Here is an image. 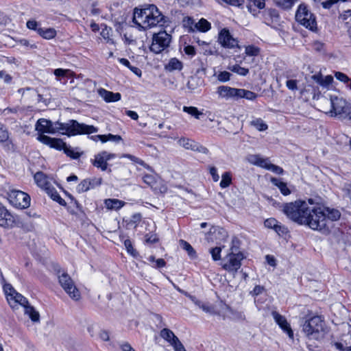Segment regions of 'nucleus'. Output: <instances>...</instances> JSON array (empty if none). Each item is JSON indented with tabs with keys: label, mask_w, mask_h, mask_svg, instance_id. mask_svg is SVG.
<instances>
[{
	"label": "nucleus",
	"mask_w": 351,
	"mask_h": 351,
	"mask_svg": "<svg viewBox=\"0 0 351 351\" xmlns=\"http://www.w3.org/2000/svg\"><path fill=\"white\" fill-rule=\"evenodd\" d=\"M282 211L291 221L300 226H307L315 230L320 227L321 221L316 217H323L320 206L311 208L305 199H298L282 205Z\"/></svg>",
	"instance_id": "nucleus-1"
},
{
	"label": "nucleus",
	"mask_w": 351,
	"mask_h": 351,
	"mask_svg": "<svg viewBox=\"0 0 351 351\" xmlns=\"http://www.w3.org/2000/svg\"><path fill=\"white\" fill-rule=\"evenodd\" d=\"M165 16L154 4L134 9L132 22L140 31H145L164 23Z\"/></svg>",
	"instance_id": "nucleus-2"
},
{
	"label": "nucleus",
	"mask_w": 351,
	"mask_h": 351,
	"mask_svg": "<svg viewBox=\"0 0 351 351\" xmlns=\"http://www.w3.org/2000/svg\"><path fill=\"white\" fill-rule=\"evenodd\" d=\"M0 226L5 229H12L18 227L25 232H31L34 229L33 223L23 222L19 216L12 214L1 202Z\"/></svg>",
	"instance_id": "nucleus-3"
},
{
	"label": "nucleus",
	"mask_w": 351,
	"mask_h": 351,
	"mask_svg": "<svg viewBox=\"0 0 351 351\" xmlns=\"http://www.w3.org/2000/svg\"><path fill=\"white\" fill-rule=\"evenodd\" d=\"M295 20L299 25L311 32H315L317 29V18L310 10L308 5L304 3L298 6Z\"/></svg>",
	"instance_id": "nucleus-4"
},
{
	"label": "nucleus",
	"mask_w": 351,
	"mask_h": 351,
	"mask_svg": "<svg viewBox=\"0 0 351 351\" xmlns=\"http://www.w3.org/2000/svg\"><path fill=\"white\" fill-rule=\"evenodd\" d=\"M324 321L319 315H314L306 319L302 330L309 339L318 340L324 331Z\"/></svg>",
	"instance_id": "nucleus-5"
},
{
	"label": "nucleus",
	"mask_w": 351,
	"mask_h": 351,
	"mask_svg": "<svg viewBox=\"0 0 351 351\" xmlns=\"http://www.w3.org/2000/svg\"><path fill=\"white\" fill-rule=\"evenodd\" d=\"M330 113L334 117H341L351 119V104L346 99L338 96H330Z\"/></svg>",
	"instance_id": "nucleus-6"
},
{
	"label": "nucleus",
	"mask_w": 351,
	"mask_h": 351,
	"mask_svg": "<svg viewBox=\"0 0 351 351\" xmlns=\"http://www.w3.org/2000/svg\"><path fill=\"white\" fill-rule=\"evenodd\" d=\"M61 269L59 267L56 269V274L58 278V282L65 292L69 297L77 301L81 298V294L78 289L75 285L71 276L66 271H62L60 274Z\"/></svg>",
	"instance_id": "nucleus-7"
},
{
	"label": "nucleus",
	"mask_w": 351,
	"mask_h": 351,
	"mask_svg": "<svg viewBox=\"0 0 351 351\" xmlns=\"http://www.w3.org/2000/svg\"><path fill=\"white\" fill-rule=\"evenodd\" d=\"M242 252H230L221 260V268L229 273H237L242 265V261L245 258Z\"/></svg>",
	"instance_id": "nucleus-8"
},
{
	"label": "nucleus",
	"mask_w": 351,
	"mask_h": 351,
	"mask_svg": "<svg viewBox=\"0 0 351 351\" xmlns=\"http://www.w3.org/2000/svg\"><path fill=\"white\" fill-rule=\"evenodd\" d=\"M171 41V35L166 31H160L158 33H154L152 36L149 50L156 54L160 53L169 47Z\"/></svg>",
	"instance_id": "nucleus-9"
},
{
	"label": "nucleus",
	"mask_w": 351,
	"mask_h": 351,
	"mask_svg": "<svg viewBox=\"0 0 351 351\" xmlns=\"http://www.w3.org/2000/svg\"><path fill=\"white\" fill-rule=\"evenodd\" d=\"M8 200L10 204L19 209H25L30 206L29 195L21 190L12 189L8 193Z\"/></svg>",
	"instance_id": "nucleus-10"
},
{
	"label": "nucleus",
	"mask_w": 351,
	"mask_h": 351,
	"mask_svg": "<svg viewBox=\"0 0 351 351\" xmlns=\"http://www.w3.org/2000/svg\"><path fill=\"white\" fill-rule=\"evenodd\" d=\"M320 210L322 213L323 217H316V219H319L320 223V227L319 228L315 229V230H319L323 232H329L330 229L328 227V221H335L340 219L341 213L340 212L335 208H322L320 207Z\"/></svg>",
	"instance_id": "nucleus-11"
},
{
	"label": "nucleus",
	"mask_w": 351,
	"mask_h": 351,
	"mask_svg": "<svg viewBox=\"0 0 351 351\" xmlns=\"http://www.w3.org/2000/svg\"><path fill=\"white\" fill-rule=\"evenodd\" d=\"M116 156L115 154L104 150L95 154L94 158L90 159V163L93 167L101 169L102 171L111 172V169H108V161L115 158Z\"/></svg>",
	"instance_id": "nucleus-12"
},
{
	"label": "nucleus",
	"mask_w": 351,
	"mask_h": 351,
	"mask_svg": "<svg viewBox=\"0 0 351 351\" xmlns=\"http://www.w3.org/2000/svg\"><path fill=\"white\" fill-rule=\"evenodd\" d=\"M99 128L93 125H87L80 123L77 120L71 119V128H69V137L77 135L91 134L97 132Z\"/></svg>",
	"instance_id": "nucleus-13"
},
{
	"label": "nucleus",
	"mask_w": 351,
	"mask_h": 351,
	"mask_svg": "<svg viewBox=\"0 0 351 351\" xmlns=\"http://www.w3.org/2000/svg\"><path fill=\"white\" fill-rule=\"evenodd\" d=\"M218 43L221 47L226 49H234L238 47V40L231 34L230 30L226 28H222L218 34Z\"/></svg>",
	"instance_id": "nucleus-14"
},
{
	"label": "nucleus",
	"mask_w": 351,
	"mask_h": 351,
	"mask_svg": "<svg viewBox=\"0 0 351 351\" xmlns=\"http://www.w3.org/2000/svg\"><path fill=\"white\" fill-rule=\"evenodd\" d=\"M36 139L43 144L58 151H63L66 145V143L62 138H53L49 136H38Z\"/></svg>",
	"instance_id": "nucleus-15"
},
{
	"label": "nucleus",
	"mask_w": 351,
	"mask_h": 351,
	"mask_svg": "<svg viewBox=\"0 0 351 351\" xmlns=\"http://www.w3.org/2000/svg\"><path fill=\"white\" fill-rule=\"evenodd\" d=\"M35 130L38 132V136H46L45 134H56L53 123L51 120L44 118L39 119L36 121Z\"/></svg>",
	"instance_id": "nucleus-16"
},
{
	"label": "nucleus",
	"mask_w": 351,
	"mask_h": 351,
	"mask_svg": "<svg viewBox=\"0 0 351 351\" xmlns=\"http://www.w3.org/2000/svg\"><path fill=\"white\" fill-rule=\"evenodd\" d=\"M0 143L5 152H14L16 145L12 140L10 138V133L6 127L0 123Z\"/></svg>",
	"instance_id": "nucleus-17"
},
{
	"label": "nucleus",
	"mask_w": 351,
	"mask_h": 351,
	"mask_svg": "<svg viewBox=\"0 0 351 351\" xmlns=\"http://www.w3.org/2000/svg\"><path fill=\"white\" fill-rule=\"evenodd\" d=\"M272 316H273L276 323L283 330V332L287 333L288 337L290 339H293V336H294L293 331L290 324L288 323L285 317L280 315L277 311H273Z\"/></svg>",
	"instance_id": "nucleus-18"
},
{
	"label": "nucleus",
	"mask_w": 351,
	"mask_h": 351,
	"mask_svg": "<svg viewBox=\"0 0 351 351\" xmlns=\"http://www.w3.org/2000/svg\"><path fill=\"white\" fill-rule=\"evenodd\" d=\"M5 293L7 294V300L10 304L11 301H13L15 304H19L25 308V306H27L29 304L25 297L16 292L11 286L8 288V290H5Z\"/></svg>",
	"instance_id": "nucleus-19"
},
{
	"label": "nucleus",
	"mask_w": 351,
	"mask_h": 351,
	"mask_svg": "<svg viewBox=\"0 0 351 351\" xmlns=\"http://www.w3.org/2000/svg\"><path fill=\"white\" fill-rule=\"evenodd\" d=\"M267 0H246L247 11L254 16H258L261 10L265 7Z\"/></svg>",
	"instance_id": "nucleus-20"
},
{
	"label": "nucleus",
	"mask_w": 351,
	"mask_h": 351,
	"mask_svg": "<svg viewBox=\"0 0 351 351\" xmlns=\"http://www.w3.org/2000/svg\"><path fill=\"white\" fill-rule=\"evenodd\" d=\"M142 220L141 213H134L130 217H124L122 220V226L127 230L136 229Z\"/></svg>",
	"instance_id": "nucleus-21"
},
{
	"label": "nucleus",
	"mask_w": 351,
	"mask_h": 351,
	"mask_svg": "<svg viewBox=\"0 0 351 351\" xmlns=\"http://www.w3.org/2000/svg\"><path fill=\"white\" fill-rule=\"evenodd\" d=\"M34 179L37 186L45 192L52 186L48 176L43 171L36 172L34 176Z\"/></svg>",
	"instance_id": "nucleus-22"
},
{
	"label": "nucleus",
	"mask_w": 351,
	"mask_h": 351,
	"mask_svg": "<svg viewBox=\"0 0 351 351\" xmlns=\"http://www.w3.org/2000/svg\"><path fill=\"white\" fill-rule=\"evenodd\" d=\"M119 237L120 241L123 243L127 252L132 256L136 258L138 256V252L134 248L132 242L129 238H128V236L123 232H121Z\"/></svg>",
	"instance_id": "nucleus-23"
},
{
	"label": "nucleus",
	"mask_w": 351,
	"mask_h": 351,
	"mask_svg": "<svg viewBox=\"0 0 351 351\" xmlns=\"http://www.w3.org/2000/svg\"><path fill=\"white\" fill-rule=\"evenodd\" d=\"M150 189L152 190L155 195H164L168 191V187L163 180H162L159 176L152 185Z\"/></svg>",
	"instance_id": "nucleus-24"
},
{
	"label": "nucleus",
	"mask_w": 351,
	"mask_h": 351,
	"mask_svg": "<svg viewBox=\"0 0 351 351\" xmlns=\"http://www.w3.org/2000/svg\"><path fill=\"white\" fill-rule=\"evenodd\" d=\"M270 182L280 190L282 195L287 196L291 193V190L288 187L287 183L282 181L281 178L271 177Z\"/></svg>",
	"instance_id": "nucleus-25"
},
{
	"label": "nucleus",
	"mask_w": 351,
	"mask_h": 351,
	"mask_svg": "<svg viewBox=\"0 0 351 351\" xmlns=\"http://www.w3.org/2000/svg\"><path fill=\"white\" fill-rule=\"evenodd\" d=\"M227 236V232L223 228L214 227L210 230L208 239H210L212 241L217 239L223 241Z\"/></svg>",
	"instance_id": "nucleus-26"
},
{
	"label": "nucleus",
	"mask_w": 351,
	"mask_h": 351,
	"mask_svg": "<svg viewBox=\"0 0 351 351\" xmlns=\"http://www.w3.org/2000/svg\"><path fill=\"white\" fill-rule=\"evenodd\" d=\"M238 89L228 86H220L217 88V93L221 97L237 98Z\"/></svg>",
	"instance_id": "nucleus-27"
},
{
	"label": "nucleus",
	"mask_w": 351,
	"mask_h": 351,
	"mask_svg": "<svg viewBox=\"0 0 351 351\" xmlns=\"http://www.w3.org/2000/svg\"><path fill=\"white\" fill-rule=\"evenodd\" d=\"M99 93L104 101L108 103L118 101L121 98V95L119 93H113L104 88H100Z\"/></svg>",
	"instance_id": "nucleus-28"
},
{
	"label": "nucleus",
	"mask_w": 351,
	"mask_h": 351,
	"mask_svg": "<svg viewBox=\"0 0 351 351\" xmlns=\"http://www.w3.org/2000/svg\"><path fill=\"white\" fill-rule=\"evenodd\" d=\"M104 204L108 210H119L125 204L123 200L114 198H108L104 200Z\"/></svg>",
	"instance_id": "nucleus-29"
},
{
	"label": "nucleus",
	"mask_w": 351,
	"mask_h": 351,
	"mask_svg": "<svg viewBox=\"0 0 351 351\" xmlns=\"http://www.w3.org/2000/svg\"><path fill=\"white\" fill-rule=\"evenodd\" d=\"M183 63L177 58H171L169 59L167 64L165 65V70L168 72H173L174 71H182L183 69Z\"/></svg>",
	"instance_id": "nucleus-30"
},
{
	"label": "nucleus",
	"mask_w": 351,
	"mask_h": 351,
	"mask_svg": "<svg viewBox=\"0 0 351 351\" xmlns=\"http://www.w3.org/2000/svg\"><path fill=\"white\" fill-rule=\"evenodd\" d=\"M53 128L56 133L59 132L62 135L69 137V128H71V119L66 123L56 121L53 123Z\"/></svg>",
	"instance_id": "nucleus-31"
},
{
	"label": "nucleus",
	"mask_w": 351,
	"mask_h": 351,
	"mask_svg": "<svg viewBox=\"0 0 351 351\" xmlns=\"http://www.w3.org/2000/svg\"><path fill=\"white\" fill-rule=\"evenodd\" d=\"M160 337L171 346L176 343L179 339L175 335L173 332L169 328H163L160 332Z\"/></svg>",
	"instance_id": "nucleus-32"
},
{
	"label": "nucleus",
	"mask_w": 351,
	"mask_h": 351,
	"mask_svg": "<svg viewBox=\"0 0 351 351\" xmlns=\"http://www.w3.org/2000/svg\"><path fill=\"white\" fill-rule=\"evenodd\" d=\"M38 34L43 39L51 40L56 37L57 31L53 27H41L38 29Z\"/></svg>",
	"instance_id": "nucleus-33"
},
{
	"label": "nucleus",
	"mask_w": 351,
	"mask_h": 351,
	"mask_svg": "<svg viewBox=\"0 0 351 351\" xmlns=\"http://www.w3.org/2000/svg\"><path fill=\"white\" fill-rule=\"evenodd\" d=\"M50 198L54 201L58 203L60 206L66 207L67 206V204L66 201L61 197V196L59 195L56 189L52 186L50 189H48V190L45 192Z\"/></svg>",
	"instance_id": "nucleus-34"
},
{
	"label": "nucleus",
	"mask_w": 351,
	"mask_h": 351,
	"mask_svg": "<svg viewBox=\"0 0 351 351\" xmlns=\"http://www.w3.org/2000/svg\"><path fill=\"white\" fill-rule=\"evenodd\" d=\"M195 304L206 313H210L211 315H220L219 312L215 309V306L213 304H210L206 303V302H202L199 300H197L195 302Z\"/></svg>",
	"instance_id": "nucleus-35"
},
{
	"label": "nucleus",
	"mask_w": 351,
	"mask_h": 351,
	"mask_svg": "<svg viewBox=\"0 0 351 351\" xmlns=\"http://www.w3.org/2000/svg\"><path fill=\"white\" fill-rule=\"evenodd\" d=\"M258 97V94L249 90L239 88L237 99H246L254 101Z\"/></svg>",
	"instance_id": "nucleus-36"
},
{
	"label": "nucleus",
	"mask_w": 351,
	"mask_h": 351,
	"mask_svg": "<svg viewBox=\"0 0 351 351\" xmlns=\"http://www.w3.org/2000/svg\"><path fill=\"white\" fill-rule=\"evenodd\" d=\"M275 232L278 234L279 237L283 238L285 239H288L290 238V231L287 226L282 224L280 222L277 225L276 228L274 229Z\"/></svg>",
	"instance_id": "nucleus-37"
},
{
	"label": "nucleus",
	"mask_w": 351,
	"mask_h": 351,
	"mask_svg": "<svg viewBox=\"0 0 351 351\" xmlns=\"http://www.w3.org/2000/svg\"><path fill=\"white\" fill-rule=\"evenodd\" d=\"M232 182V173L230 171H226L221 175V180L219 186L221 189H226L230 186Z\"/></svg>",
	"instance_id": "nucleus-38"
},
{
	"label": "nucleus",
	"mask_w": 351,
	"mask_h": 351,
	"mask_svg": "<svg viewBox=\"0 0 351 351\" xmlns=\"http://www.w3.org/2000/svg\"><path fill=\"white\" fill-rule=\"evenodd\" d=\"M77 149V147L73 149L71 146L66 145L63 152L66 155V156L73 160H77L79 159L83 154V152L76 151Z\"/></svg>",
	"instance_id": "nucleus-39"
},
{
	"label": "nucleus",
	"mask_w": 351,
	"mask_h": 351,
	"mask_svg": "<svg viewBox=\"0 0 351 351\" xmlns=\"http://www.w3.org/2000/svg\"><path fill=\"white\" fill-rule=\"evenodd\" d=\"M276 6L284 10H291L298 0H274Z\"/></svg>",
	"instance_id": "nucleus-40"
},
{
	"label": "nucleus",
	"mask_w": 351,
	"mask_h": 351,
	"mask_svg": "<svg viewBox=\"0 0 351 351\" xmlns=\"http://www.w3.org/2000/svg\"><path fill=\"white\" fill-rule=\"evenodd\" d=\"M58 186L64 193L65 196L67 197L71 200V204H72L73 206L75 207V208L77 210L81 211L82 206L79 202V201L76 199V198L72 194L66 191L61 185H58Z\"/></svg>",
	"instance_id": "nucleus-41"
},
{
	"label": "nucleus",
	"mask_w": 351,
	"mask_h": 351,
	"mask_svg": "<svg viewBox=\"0 0 351 351\" xmlns=\"http://www.w3.org/2000/svg\"><path fill=\"white\" fill-rule=\"evenodd\" d=\"M25 312L29 315L32 322H35L39 321L40 315L33 306L30 305L29 304L27 306H25Z\"/></svg>",
	"instance_id": "nucleus-42"
},
{
	"label": "nucleus",
	"mask_w": 351,
	"mask_h": 351,
	"mask_svg": "<svg viewBox=\"0 0 351 351\" xmlns=\"http://www.w3.org/2000/svg\"><path fill=\"white\" fill-rule=\"evenodd\" d=\"M228 69L232 72L235 73L241 76H246L250 73V70L248 68L242 67L237 64H235L232 66H229Z\"/></svg>",
	"instance_id": "nucleus-43"
},
{
	"label": "nucleus",
	"mask_w": 351,
	"mask_h": 351,
	"mask_svg": "<svg viewBox=\"0 0 351 351\" xmlns=\"http://www.w3.org/2000/svg\"><path fill=\"white\" fill-rule=\"evenodd\" d=\"M229 312L232 315V319L239 322H243L245 321V315L243 312L234 310L229 306H227Z\"/></svg>",
	"instance_id": "nucleus-44"
},
{
	"label": "nucleus",
	"mask_w": 351,
	"mask_h": 351,
	"mask_svg": "<svg viewBox=\"0 0 351 351\" xmlns=\"http://www.w3.org/2000/svg\"><path fill=\"white\" fill-rule=\"evenodd\" d=\"M195 27L200 32H206L211 29V24L206 19L202 18L195 24Z\"/></svg>",
	"instance_id": "nucleus-45"
},
{
	"label": "nucleus",
	"mask_w": 351,
	"mask_h": 351,
	"mask_svg": "<svg viewBox=\"0 0 351 351\" xmlns=\"http://www.w3.org/2000/svg\"><path fill=\"white\" fill-rule=\"evenodd\" d=\"M261 53V48L254 45H249L245 47V54L246 56H258Z\"/></svg>",
	"instance_id": "nucleus-46"
},
{
	"label": "nucleus",
	"mask_w": 351,
	"mask_h": 351,
	"mask_svg": "<svg viewBox=\"0 0 351 351\" xmlns=\"http://www.w3.org/2000/svg\"><path fill=\"white\" fill-rule=\"evenodd\" d=\"M183 111L188 113L197 119H200V116L203 114L202 112L199 111L197 107L195 106H183Z\"/></svg>",
	"instance_id": "nucleus-47"
},
{
	"label": "nucleus",
	"mask_w": 351,
	"mask_h": 351,
	"mask_svg": "<svg viewBox=\"0 0 351 351\" xmlns=\"http://www.w3.org/2000/svg\"><path fill=\"white\" fill-rule=\"evenodd\" d=\"M147 260L150 263H154V265H152V267L155 269L163 268L167 265L166 261L163 258H160L156 259V258L154 255L149 256L147 258Z\"/></svg>",
	"instance_id": "nucleus-48"
},
{
	"label": "nucleus",
	"mask_w": 351,
	"mask_h": 351,
	"mask_svg": "<svg viewBox=\"0 0 351 351\" xmlns=\"http://www.w3.org/2000/svg\"><path fill=\"white\" fill-rule=\"evenodd\" d=\"M251 125L260 132H263L268 129L267 124L261 118L252 120L251 121Z\"/></svg>",
	"instance_id": "nucleus-49"
},
{
	"label": "nucleus",
	"mask_w": 351,
	"mask_h": 351,
	"mask_svg": "<svg viewBox=\"0 0 351 351\" xmlns=\"http://www.w3.org/2000/svg\"><path fill=\"white\" fill-rule=\"evenodd\" d=\"M90 190V182L88 179H84L78 184L76 191L78 193H85Z\"/></svg>",
	"instance_id": "nucleus-50"
},
{
	"label": "nucleus",
	"mask_w": 351,
	"mask_h": 351,
	"mask_svg": "<svg viewBox=\"0 0 351 351\" xmlns=\"http://www.w3.org/2000/svg\"><path fill=\"white\" fill-rule=\"evenodd\" d=\"M180 242L182 247L187 252L188 255L190 257L193 258L197 256L196 251L189 242L184 240H180Z\"/></svg>",
	"instance_id": "nucleus-51"
},
{
	"label": "nucleus",
	"mask_w": 351,
	"mask_h": 351,
	"mask_svg": "<svg viewBox=\"0 0 351 351\" xmlns=\"http://www.w3.org/2000/svg\"><path fill=\"white\" fill-rule=\"evenodd\" d=\"M221 247H215L210 249L209 252L211 254L212 259L214 261H221Z\"/></svg>",
	"instance_id": "nucleus-52"
},
{
	"label": "nucleus",
	"mask_w": 351,
	"mask_h": 351,
	"mask_svg": "<svg viewBox=\"0 0 351 351\" xmlns=\"http://www.w3.org/2000/svg\"><path fill=\"white\" fill-rule=\"evenodd\" d=\"M158 177V176L156 174L145 173V175H143L142 179L145 184H146L149 187H151L152 183L155 182Z\"/></svg>",
	"instance_id": "nucleus-53"
},
{
	"label": "nucleus",
	"mask_w": 351,
	"mask_h": 351,
	"mask_svg": "<svg viewBox=\"0 0 351 351\" xmlns=\"http://www.w3.org/2000/svg\"><path fill=\"white\" fill-rule=\"evenodd\" d=\"M279 221L274 217H269L264 221V226L268 229L274 230Z\"/></svg>",
	"instance_id": "nucleus-54"
},
{
	"label": "nucleus",
	"mask_w": 351,
	"mask_h": 351,
	"mask_svg": "<svg viewBox=\"0 0 351 351\" xmlns=\"http://www.w3.org/2000/svg\"><path fill=\"white\" fill-rule=\"evenodd\" d=\"M241 245V241L237 237H233L231 241L230 252H240L239 248Z\"/></svg>",
	"instance_id": "nucleus-55"
},
{
	"label": "nucleus",
	"mask_w": 351,
	"mask_h": 351,
	"mask_svg": "<svg viewBox=\"0 0 351 351\" xmlns=\"http://www.w3.org/2000/svg\"><path fill=\"white\" fill-rule=\"evenodd\" d=\"M26 26L27 29L34 30L36 32L37 34L38 29H41V27H40V23L34 19L27 21L26 23Z\"/></svg>",
	"instance_id": "nucleus-56"
},
{
	"label": "nucleus",
	"mask_w": 351,
	"mask_h": 351,
	"mask_svg": "<svg viewBox=\"0 0 351 351\" xmlns=\"http://www.w3.org/2000/svg\"><path fill=\"white\" fill-rule=\"evenodd\" d=\"M335 77L337 80L343 82L346 85H347V84L349 82V81H350L351 79L346 74L340 71L335 72Z\"/></svg>",
	"instance_id": "nucleus-57"
},
{
	"label": "nucleus",
	"mask_w": 351,
	"mask_h": 351,
	"mask_svg": "<svg viewBox=\"0 0 351 351\" xmlns=\"http://www.w3.org/2000/svg\"><path fill=\"white\" fill-rule=\"evenodd\" d=\"M231 75L228 71H220L217 75V80L221 82H226L230 80Z\"/></svg>",
	"instance_id": "nucleus-58"
},
{
	"label": "nucleus",
	"mask_w": 351,
	"mask_h": 351,
	"mask_svg": "<svg viewBox=\"0 0 351 351\" xmlns=\"http://www.w3.org/2000/svg\"><path fill=\"white\" fill-rule=\"evenodd\" d=\"M88 179L89 180L90 189L101 186L103 182V179L101 177H94Z\"/></svg>",
	"instance_id": "nucleus-59"
},
{
	"label": "nucleus",
	"mask_w": 351,
	"mask_h": 351,
	"mask_svg": "<svg viewBox=\"0 0 351 351\" xmlns=\"http://www.w3.org/2000/svg\"><path fill=\"white\" fill-rule=\"evenodd\" d=\"M159 242V239L156 234H146L145 236V243L147 244H155Z\"/></svg>",
	"instance_id": "nucleus-60"
},
{
	"label": "nucleus",
	"mask_w": 351,
	"mask_h": 351,
	"mask_svg": "<svg viewBox=\"0 0 351 351\" xmlns=\"http://www.w3.org/2000/svg\"><path fill=\"white\" fill-rule=\"evenodd\" d=\"M228 5L243 8L245 4V0H221Z\"/></svg>",
	"instance_id": "nucleus-61"
},
{
	"label": "nucleus",
	"mask_w": 351,
	"mask_h": 351,
	"mask_svg": "<svg viewBox=\"0 0 351 351\" xmlns=\"http://www.w3.org/2000/svg\"><path fill=\"white\" fill-rule=\"evenodd\" d=\"M129 158H130V160H132L134 162L139 165L140 166H141L147 169H151L150 166L148 164H147L144 160H143L142 159H141L136 156H129Z\"/></svg>",
	"instance_id": "nucleus-62"
},
{
	"label": "nucleus",
	"mask_w": 351,
	"mask_h": 351,
	"mask_svg": "<svg viewBox=\"0 0 351 351\" xmlns=\"http://www.w3.org/2000/svg\"><path fill=\"white\" fill-rule=\"evenodd\" d=\"M351 17V8H348L345 10H343L341 13L339 15V19L346 22V23H348L346 21Z\"/></svg>",
	"instance_id": "nucleus-63"
},
{
	"label": "nucleus",
	"mask_w": 351,
	"mask_h": 351,
	"mask_svg": "<svg viewBox=\"0 0 351 351\" xmlns=\"http://www.w3.org/2000/svg\"><path fill=\"white\" fill-rule=\"evenodd\" d=\"M298 83L297 80H288L286 82V86L289 90L295 91L298 90Z\"/></svg>",
	"instance_id": "nucleus-64"
}]
</instances>
